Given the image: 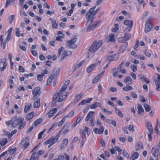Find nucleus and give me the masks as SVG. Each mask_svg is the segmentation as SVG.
<instances>
[{"label":"nucleus","instance_id":"nucleus-51","mask_svg":"<svg viewBox=\"0 0 160 160\" xmlns=\"http://www.w3.org/2000/svg\"><path fill=\"white\" fill-rule=\"evenodd\" d=\"M52 26L53 28L55 29L57 28L58 24L55 20H54L52 22Z\"/></svg>","mask_w":160,"mask_h":160},{"label":"nucleus","instance_id":"nucleus-12","mask_svg":"<svg viewBox=\"0 0 160 160\" xmlns=\"http://www.w3.org/2000/svg\"><path fill=\"white\" fill-rule=\"evenodd\" d=\"M7 65V64L6 62V59L5 58L1 59L0 60V65L1 66L3 65V66L0 67V70L2 71H4L6 69Z\"/></svg>","mask_w":160,"mask_h":160},{"label":"nucleus","instance_id":"nucleus-41","mask_svg":"<svg viewBox=\"0 0 160 160\" xmlns=\"http://www.w3.org/2000/svg\"><path fill=\"white\" fill-rule=\"evenodd\" d=\"M156 85L157 86L156 90L158 91H159V88H160V81L157 80H155Z\"/></svg>","mask_w":160,"mask_h":160},{"label":"nucleus","instance_id":"nucleus-49","mask_svg":"<svg viewBox=\"0 0 160 160\" xmlns=\"http://www.w3.org/2000/svg\"><path fill=\"white\" fill-rule=\"evenodd\" d=\"M46 129H45L39 133L38 135V139H40L42 138V135L46 131Z\"/></svg>","mask_w":160,"mask_h":160},{"label":"nucleus","instance_id":"nucleus-59","mask_svg":"<svg viewBox=\"0 0 160 160\" xmlns=\"http://www.w3.org/2000/svg\"><path fill=\"white\" fill-rule=\"evenodd\" d=\"M12 37V35L8 34L5 39L6 42H7L9 41Z\"/></svg>","mask_w":160,"mask_h":160},{"label":"nucleus","instance_id":"nucleus-4","mask_svg":"<svg viewBox=\"0 0 160 160\" xmlns=\"http://www.w3.org/2000/svg\"><path fill=\"white\" fill-rule=\"evenodd\" d=\"M124 25L127 26V27L126 28L124 32H129L131 30L133 25V22L132 20H127L124 22Z\"/></svg>","mask_w":160,"mask_h":160},{"label":"nucleus","instance_id":"nucleus-52","mask_svg":"<svg viewBox=\"0 0 160 160\" xmlns=\"http://www.w3.org/2000/svg\"><path fill=\"white\" fill-rule=\"evenodd\" d=\"M131 69L133 72H136L137 70V66L133 65L131 66Z\"/></svg>","mask_w":160,"mask_h":160},{"label":"nucleus","instance_id":"nucleus-14","mask_svg":"<svg viewBox=\"0 0 160 160\" xmlns=\"http://www.w3.org/2000/svg\"><path fill=\"white\" fill-rule=\"evenodd\" d=\"M104 128L103 126H101L99 129L97 128H95L93 129V131L96 134H102L104 131Z\"/></svg>","mask_w":160,"mask_h":160},{"label":"nucleus","instance_id":"nucleus-60","mask_svg":"<svg viewBox=\"0 0 160 160\" xmlns=\"http://www.w3.org/2000/svg\"><path fill=\"white\" fill-rule=\"evenodd\" d=\"M17 132V130L15 129L11 132V133L10 134L9 133V134L8 135V138H11L14 134L16 133Z\"/></svg>","mask_w":160,"mask_h":160},{"label":"nucleus","instance_id":"nucleus-26","mask_svg":"<svg viewBox=\"0 0 160 160\" xmlns=\"http://www.w3.org/2000/svg\"><path fill=\"white\" fill-rule=\"evenodd\" d=\"M152 27L151 24H148L146 23L145 27V32H149L152 28Z\"/></svg>","mask_w":160,"mask_h":160},{"label":"nucleus","instance_id":"nucleus-20","mask_svg":"<svg viewBox=\"0 0 160 160\" xmlns=\"http://www.w3.org/2000/svg\"><path fill=\"white\" fill-rule=\"evenodd\" d=\"M124 82L126 84V85H130L132 82V79L130 77H127L125 78Z\"/></svg>","mask_w":160,"mask_h":160},{"label":"nucleus","instance_id":"nucleus-10","mask_svg":"<svg viewBox=\"0 0 160 160\" xmlns=\"http://www.w3.org/2000/svg\"><path fill=\"white\" fill-rule=\"evenodd\" d=\"M98 24V22H93L92 20H91L90 24L87 29V31L90 32L93 30Z\"/></svg>","mask_w":160,"mask_h":160},{"label":"nucleus","instance_id":"nucleus-2","mask_svg":"<svg viewBox=\"0 0 160 160\" xmlns=\"http://www.w3.org/2000/svg\"><path fill=\"white\" fill-rule=\"evenodd\" d=\"M102 45V41H99L94 42L89 49V51L92 53L95 52Z\"/></svg>","mask_w":160,"mask_h":160},{"label":"nucleus","instance_id":"nucleus-16","mask_svg":"<svg viewBox=\"0 0 160 160\" xmlns=\"http://www.w3.org/2000/svg\"><path fill=\"white\" fill-rule=\"evenodd\" d=\"M68 143V139L67 138H64L61 144L60 149L62 150L63 149L67 146Z\"/></svg>","mask_w":160,"mask_h":160},{"label":"nucleus","instance_id":"nucleus-44","mask_svg":"<svg viewBox=\"0 0 160 160\" xmlns=\"http://www.w3.org/2000/svg\"><path fill=\"white\" fill-rule=\"evenodd\" d=\"M44 76L43 74H38L37 75V79L39 81H42L43 80V78Z\"/></svg>","mask_w":160,"mask_h":160},{"label":"nucleus","instance_id":"nucleus-8","mask_svg":"<svg viewBox=\"0 0 160 160\" xmlns=\"http://www.w3.org/2000/svg\"><path fill=\"white\" fill-rule=\"evenodd\" d=\"M160 146V142L157 146L153 147L152 149V153L155 158H157L158 155V152Z\"/></svg>","mask_w":160,"mask_h":160},{"label":"nucleus","instance_id":"nucleus-21","mask_svg":"<svg viewBox=\"0 0 160 160\" xmlns=\"http://www.w3.org/2000/svg\"><path fill=\"white\" fill-rule=\"evenodd\" d=\"M96 66L95 63L92 64L88 67L87 68V71L88 73L91 72Z\"/></svg>","mask_w":160,"mask_h":160},{"label":"nucleus","instance_id":"nucleus-57","mask_svg":"<svg viewBox=\"0 0 160 160\" xmlns=\"http://www.w3.org/2000/svg\"><path fill=\"white\" fill-rule=\"evenodd\" d=\"M24 120L23 118H20L18 119V125H20L23 122Z\"/></svg>","mask_w":160,"mask_h":160},{"label":"nucleus","instance_id":"nucleus-23","mask_svg":"<svg viewBox=\"0 0 160 160\" xmlns=\"http://www.w3.org/2000/svg\"><path fill=\"white\" fill-rule=\"evenodd\" d=\"M143 148L142 143L140 142H138L135 145V148L136 151H138L140 149H142Z\"/></svg>","mask_w":160,"mask_h":160},{"label":"nucleus","instance_id":"nucleus-45","mask_svg":"<svg viewBox=\"0 0 160 160\" xmlns=\"http://www.w3.org/2000/svg\"><path fill=\"white\" fill-rule=\"evenodd\" d=\"M54 78H53V76H51L47 80V85H50L51 83L52 82V80L54 79Z\"/></svg>","mask_w":160,"mask_h":160},{"label":"nucleus","instance_id":"nucleus-27","mask_svg":"<svg viewBox=\"0 0 160 160\" xmlns=\"http://www.w3.org/2000/svg\"><path fill=\"white\" fill-rule=\"evenodd\" d=\"M40 106V98H38L34 102L33 106L35 108H38Z\"/></svg>","mask_w":160,"mask_h":160},{"label":"nucleus","instance_id":"nucleus-24","mask_svg":"<svg viewBox=\"0 0 160 160\" xmlns=\"http://www.w3.org/2000/svg\"><path fill=\"white\" fill-rule=\"evenodd\" d=\"M92 100V98H88L87 100H82L79 104V105H84L87 103H90L91 101Z\"/></svg>","mask_w":160,"mask_h":160},{"label":"nucleus","instance_id":"nucleus-34","mask_svg":"<svg viewBox=\"0 0 160 160\" xmlns=\"http://www.w3.org/2000/svg\"><path fill=\"white\" fill-rule=\"evenodd\" d=\"M80 133L82 135V142H83L85 140L86 138L85 131L83 130H80Z\"/></svg>","mask_w":160,"mask_h":160},{"label":"nucleus","instance_id":"nucleus-56","mask_svg":"<svg viewBox=\"0 0 160 160\" xmlns=\"http://www.w3.org/2000/svg\"><path fill=\"white\" fill-rule=\"evenodd\" d=\"M126 40L124 37H120L118 38V41L121 43H122L126 41Z\"/></svg>","mask_w":160,"mask_h":160},{"label":"nucleus","instance_id":"nucleus-30","mask_svg":"<svg viewBox=\"0 0 160 160\" xmlns=\"http://www.w3.org/2000/svg\"><path fill=\"white\" fill-rule=\"evenodd\" d=\"M83 92H81L79 94H76L75 95V101L76 102H78L79 100L82 97L83 95Z\"/></svg>","mask_w":160,"mask_h":160},{"label":"nucleus","instance_id":"nucleus-36","mask_svg":"<svg viewBox=\"0 0 160 160\" xmlns=\"http://www.w3.org/2000/svg\"><path fill=\"white\" fill-rule=\"evenodd\" d=\"M128 45V42H127L125 44L121 46L119 49V52L121 53L123 52L125 50V49Z\"/></svg>","mask_w":160,"mask_h":160},{"label":"nucleus","instance_id":"nucleus-22","mask_svg":"<svg viewBox=\"0 0 160 160\" xmlns=\"http://www.w3.org/2000/svg\"><path fill=\"white\" fill-rule=\"evenodd\" d=\"M60 72V68H55L53 71V74L51 75L53 76L55 78L57 77V76L59 74Z\"/></svg>","mask_w":160,"mask_h":160},{"label":"nucleus","instance_id":"nucleus-48","mask_svg":"<svg viewBox=\"0 0 160 160\" xmlns=\"http://www.w3.org/2000/svg\"><path fill=\"white\" fill-rule=\"evenodd\" d=\"M118 24L117 23H115L114 25L113 28L112 29V31L113 32H116L119 29V28L118 27Z\"/></svg>","mask_w":160,"mask_h":160},{"label":"nucleus","instance_id":"nucleus-64","mask_svg":"<svg viewBox=\"0 0 160 160\" xmlns=\"http://www.w3.org/2000/svg\"><path fill=\"white\" fill-rule=\"evenodd\" d=\"M16 148H13L11 149L10 150V153L11 155H12L16 151Z\"/></svg>","mask_w":160,"mask_h":160},{"label":"nucleus","instance_id":"nucleus-46","mask_svg":"<svg viewBox=\"0 0 160 160\" xmlns=\"http://www.w3.org/2000/svg\"><path fill=\"white\" fill-rule=\"evenodd\" d=\"M42 121V119L41 118H39L36 120L34 122V124L35 126H37L40 124Z\"/></svg>","mask_w":160,"mask_h":160},{"label":"nucleus","instance_id":"nucleus-50","mask_svg":"<svg viewBox=\"0 0 160 160\" xmlns=\"http://www.w3.org/2000/svg\"><path fill=\"white\" fill-rule=\"evenodd\" d=\"M15 17V15H10L9 17V21L10 23L11 24L13 20Z\"/></svg>","mask_w":160,"mask_h":160},{"label":"nucleus","instance_id":"nucleus-5","mask_svg":"<svg viewBox=\"0 0 160 160\" xmlns=\"http://www.w3.org/2000/svg\"><path fill=\"white\" fill-rule=\"evenodd\" d=\"M58 53L59 55H61L63 59H64L67 56L71 55L72 54V52L70 51L67 52L64 50V48L62 47L58 49Z\"/></svg>","mask_w":160,"mask_h":160},{"label":"nucleus","instance_id":"nucleus-25","mask_svg":"<svg viewBox=\"0 0 160 160\" xmlns=\"http://www.w3.org/2000/svg\"><path fill=\"white\" fill-rule=\"evenodd\" d=\"M101 104L98 102H96L93 104H92L90 106V108L91 109H94L97 107H101Z\"/></svg>","mask_w":160,"mask_h":160},{"label":"nucleus","instance_id":"nucleus-17","mask_svg":"<svg viewBox=\"0 0 160 160\" xmlns=\"http://www.w3.org/2000/svg\"><path fill=\"white\" fill-rule=\"evenodd\" d=\"M57 111L58 109L57 108H55L50 110L48 114V117L50 118L52 117L54 114L57 112Z\"/></svg>","mask_w":160,"mask_h":160},{"label":"nucleus","instance_id":"nucleus-53","mask_svg":"<svg viewBox=\"0 0 160 160\" xmlns=\"http://www.w3.org/2000/svg\"><path fill=\"white\" fill-rule=\"evenodd\" d=\"M144 108H145V111L147 112H149L150 110V106L147 104H145L144 105Z\"/></svg>","mask_w":160,"mask_h":160},{"label":"nucleus","instance_id":"nucleus-19","mask_svg":"<svg viewBox=\"0 0 160 160\" xmlns=\"http://www.w3.org/2000/svg\"><path fill=\"white\" fill-rule=\"evenodd\" d=\"M39 156L36 152H34L31 155L30 158V160H38Z\"/></svg>","mask_w":160,"mask_h":160},{"label":"nucleus","instance_id":"nucleus-43","mask_svg":"<svg viewBox=\"0 0 160 160\" xmlns=\"http://www.w3.org/2000/svg\"><path fill=\"white\" fill-rule=\"evenodd\" d=\"M115 112L116 113L118 114L120 117L122 118L123 117V114L121 112V111L118 109L115 108Z\"/></svg>","mask_w":160,"mask_h":160},{"label":"nucleus","instance_id":"nucleus-9","mask_svg":"<svg viewBox=\"0 0 160 160\" xmlns=\"http://www.w3.org/2000/svg\"><path fill=\"white\" fill-rule=\"evenodd\" d=\"M95 16L94 12L89 9L87 12L86 15V18L88 19L87 22H88L90 20H92V18Z\"/></svg>","mask_w":160,"mask_h":160},{"label":"nucleus","instance_id":"nucleus-63","mask_svg":"<svg viewBox=\"0 0 160 160\" xmlns=\"http://www.w3.org/2000/svg\"><path fill=\"white\" fill-rule=\"evenodd\" d=\"M140 100L142 102H146V99L143 96L141 95L139 97Z\"/></svg>","mask_w":160,"mask_h":160},{"label":"nucleus","instance_id":"nucleus-3","mask_svg":"<svg viewBox=\"0 0 160 160\" xmlns=\"http://www.w3.org/2000/svg\"><path fill=\"white\" fill-rule=\"evenodd\" d=\"M63 129H61L55 137L54 136L52 137L49 139L50 144H49L48 146V148H50L58 141V138L60 136L62 131H63Z\"/></svg>","mask_w":160,"mask_h":160},{"label":"nucleus","instance_id":"nucleus-58","mask_svg":"<svg viewBox=\"0 0 160 160\" xmlns=\"http://www.w3.org/2000/svg\"><path fill=\"white\" fill-rule=\"evenodd\" d=\"M26 125L25 122H23L18 127V128L19 129H21L23 128Z\"/></svg>","mask_w":160,"mask_h":160},{"label":"nucleus","instance_id":"nucleus-42","mask_svg":"<svg viewBox=\"0 0 160 160\" xmlns=\"http://www.w3.org/2000/svg\"><path fill=\"white\" fill-rule=\"evenodd\" d=\"M101 78L98 75L96 76L92 80V83H95L98 82V80Z\"/></svg>","mask_w":160,"mask_h":160},{"label":"nucleus","instance_id":"nucleus-15","mask_svg":"<svg viewBox=\"0 0 160 160\" xmlns=\"http://www.w3.org/2000/svg\"><path fill=\"white\" fill-rule=\"evenodd\" d=\"M95 114V112L93 111H90L88 113L87 116L85 119V122H88L92 118H94L93 117Z\"/></svg>","mask_w":160,"mask_h":160},{"label":"nucleus","instance_id":"nucleus-47","mask_svg":"<svg viewBox=\"0 0 160 160\" xmlns=\"http://www.w3.org/2000/svg\"><path fill=\"white\" fill-rule=\"evenodd\" d=\"M85 62L84 60H82L78 64L76 65L75 67V68L76 69H77L78 68L81 66Z\"/></svg>","mask_w":160,"mask_h":160},{"label":"nucleus","instance_id":"nucleus-61","mask_svg":"<svg viewBox=\"0 0 160 160\" xmlns=\"http://www.w3.org/2000/svg\"><path fill=\"white\" fill-rule=\"evenodd\" d=\"M123 153L124 156L127 158H129V155L128 152L125 150L123 151Z\"/></svg>","mask_w":160,"mask_h":160},{"label":"nucleus","instance_id":"nucleus-35","mask_svg":"<svg viewBox=\"0 0 160 160\" xmlns=\"http://www.w3.org/2000/svg\"><path fill=\"white\" fill-rule=\"evenodd\" d=\"M123 90L126 92H128L130 90H133V88L132 86H129V85H127L125 87L123 88Z\"/></svg>","mask_w":160,"mask_h":160},{"label":"nucleus","instance_id":"nucleus-62","mask_svg":"<svg viewBox=\"0 0 160 160\" xmlns=\"http://www.w3.org/2000/svg\"><path fill=\"white\" fill-rule=\"evenodd\" d=\"M128 129L132 132H133L135 131L134 127L132 125H129L128 127Z\"/></svg>","mask_w":160,"mask_h":160},{"label":"nucleus","instance_id":"nucleus-55","mask_svg":"<svg viewBox=\"0 0 160 160\" xmlns=\"http://www.w3.org/2000/svg\"><path fill=\"white\" fill-rule=\"evenodd\" d=\"M74 114V111H72L70 112L68 114L66 115L65 116L66 117V118H71L73 116Z\"/></svg>","mask_w":160,"mask_h":160},{"label":"nucleus","instance_id":"nucleus-29","mask_svg":"<svg viewBox=\"0 0 160 160\" xmlns=\"http://www.w3.org/2000/svg\"><path fill=\"white\" fill-rule=\"evenodd\" d=\"M115 35L114 34H111L108 37L107 39L108 41L115 42V39L114 38Z\"/></svg>","mask_w":160,"mask_h":160},{"label":"nucleus","instance_id":"nucleus-6","mask_svg":"<svg viewBox=\"0 0 160 160\" xmlns=\"http://www.w3.org/2000/svg\"><path fill=\"white\" fill-rule=\"evenodd\" d=\"M40 88L37 87L34 88L32 91V94L33 97L32 98V100L36 99L40 95Z\"/></svg>","mask_w":160,"mask_h":160},{"label":"nucleus","instance_id":"nucleus-38","mask_svg":"<svg viewBox=\"0 0 160 160\" xmlns=\"http://www.w3.org/2000/svg\"><path fill=\"white\" fill-rule=\"evenodd\" d=\"M32 106V105L31 103L26 105L24 110L25 112H27V111L31 108Z\"/></svg>","mask_w":160,"mask_h":160},{"label":"nucleus","instance_id":"nucleus-39","mask_svg":"<svg viewBox=\"0 0 160 160\" xmlns=\"http://www.w3.org/2000/svg\"><path fill=\"white\" fill-rule=\"evenodd\" d=\"M7 139L5 138L2 139L0 141V144L2 146L5 145L7 143Z\"/></svg>","mask_w":160,"mask_h":160},{"label":"nucleus","instance_id":"nucleus-18","mask_svg":"<svg viewBox=\"0 0 160 160\" xmlns=\"http://www.w3.org/2000/svg\"><path fill=\"white\" fill-rule=\"evenodd\" d=\"M18 119L16 117L12 118L11 120V125L12 127H15L17 126H18Z\"/></svg>","mask_w":160,"mask_h":160},{"label":"nucleus","instance_id":"nucleus-11","mask_svg":"<svg viewBox=\"0 0 160 160\" xmlns=\"http://www.w3.org/2000/svg\"><path fill=\"white\" fill-rule=\"evenodd\" d=\"M21 143L23 146V149H26L29 145V138L27 137L25 138H23L22 140Z\"/></svg>","mask_w":160,"mask_h":160},{"label":"nucleus","instance_id":"nucleus-28","mask_svg":"<svg viewBox=\"0 0 160 160\" xmlns=\"http://www.w3.org/2000/svg\"><path fill=\"white\" fill-rule=\"evenodd\" d=\"M137 108L138 110V113L140 115H141L142 112L144 111V109L142 108V105L138 104V105Z\"/></svg>","mask_w":160,"mask_h":160},{"label":"nucleus","instance_id":"nucleus-54","mask_svg":"<svg viewBox=\"0 0 160 160\" xmlns=\"http://www.w3.org/2000/svg\"><path fill=\"white\" fill-rule=\"evenodd\" d=\"M15 1V0H7L6 1V7L7 8L8 5L12 3L14 4Z\"/></svg>","mask_w":160,"mask_h":160},{"label":"nucleus","instance_id":"nucleus-31","mask_svg":"<svg viewBox=\"0 0 160 160\" xmlns=\"http://www.w3.org/2000/svg\"><path fill=\"white\" fill-rule=\"evenodd\" d=\"M34 114V112H32L28 113L27 116L26 118L28 120H30L32 119L33 117Z\"/></svg>","mask_w":160,"mask_h":160},{"label":"nucleus","instance_id":"nucleus-13","mask_svg":"<svg viewBox=\"0 0 160 160\" xmlns=\"http://www.w3.org/2000/svg\"><path fill=\"white\" fill-rule=\"evenodd\" d=\"M119 58V56L118 54H115L112 55L108 56L107 59L110 62L113 61L117 60Z\"/></svg>","mask_w":160,"mask_h":160},{"label":"nucleus","instance_id":"nucleus-37","mask_svg":"<svg viewBox=\"0 0 160 160\" xmlns=\"http://www.w3.org/2000/svg\"><path fill=\"white\" fill-rule=\"evenodd\" d=\"M125 32V35L124 37L127 41L131 37V35L130 33H128V32Z\"/></svg>","mask_w":160,"mask_h":160},{"label":"nucleus","instance_id":"nucleus-7","mask_svg":"<svg viewBox=\"0 0 160 160\" xmlns=\"http://www.w3.org/2000/svg\"><path fill=\"white\" fill-rule=\"evenodd\" d=\"M77 40V38H75L70 40L67 41V45L69 48H74L77 47V45L74 43Z\"/></svg>","mask_w":160,"mask_h":160},{"label":"nucleus","instance_id":"nucleus-33","mask_svg":"<svg viewBox=\"0 0 160 160\" xmlns=\"http://www.w3.org/2000/svg\"><path fill=\"white\" fill-rule=\"evenodd\" d=\"M147 129L151 133H153V128L152 125L149 122H148L146 125Z\"/></svg>","mask_w":160,"mask_h":160},{"label":"nucleus","instance_id":"nucleus-32","mask_svg":"<svg viewBox=\"0 0 160 160\" xmlns=\"http://www.w3.org/2000/svg\"><path fill=\"white\" fill-rule=\"evenodd\" d=\"M139 156V154L137 152H134L130 158V160H134L137 159Z\"/></svg>","mask_w":160,"mask_h":160},{"label":"nucleus","instance_id":"nucleus-1","mask_svg":"<svg viewBox=\"0 0 160 160\" xmlns=\"http://www.w3.org/2000/svg\"><path fill=\"white\" fill-rule=\"evenodd\" d=\"M69 83L70 81H66L60 90L55 93L52 98L53 103L62 102L69 95V92H66L65 90Z\"/></svg>","mask_w":160,"mask_h":160},{"label":"nucleus","instance_id":"nucleus-40","mask_svg":"<svg viewBox=\"0 0 160 160\" xmlns=\"http://www.w3.org/2000/svg\"><path fill=\"white\" fill-rule=\"evenodd\" d=\"M95 123V120L94 118H92L90 120L89 122V126L91 127H93L94 126Z\"/></svg>","mask_w":160,"mask_h":160}]
</instances>
